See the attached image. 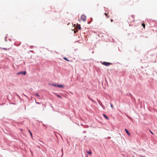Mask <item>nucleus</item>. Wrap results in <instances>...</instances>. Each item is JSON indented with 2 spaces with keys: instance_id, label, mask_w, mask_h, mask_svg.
I'll list each match as a JSON object with an SVG mask.
<instances>
[{
  "instance_id": "obj_1",
  "label": "nucleus",
  "mask_w": 157,
  "mask_h": 157,
  "mask_svg": "<svg viewBox=\"0 0 157 157\" xmlns=\"http://www.w3.org/2000/svg\"><path fill=\"white\" fill-rule=\"evenodd\" d=\"M102 64L104 65L105 66H109L110 64H111L112 63H109V62H104L102 63Z\"/></svg>"
},
{
  "instance_id": "obj_2",
  "label": "nucleus",
  "mask_w": 157,
  "mask_h": 157,
  "mask_svg": "<svg viewBox=\"0 0 157 157\" xmlns=\"http://www.w3.org/2000/svg\"><path fill=\"white\" fill-rule=\"evenodd\" d=\"M81 19L84 21H86V17L85 15H82L81 16Z\"/></svg>"
},
{
  "instance_id": "obj_3",
  "label": "nucleus",
  "mask_w": 157,
  "mask_h": 157,
  "mask_svg": "<svg viewBox=\"0 0 157 157\" xmlns=\"http://www.w3.org/2000/svg\"><path fill=\"white\" fill-rule=\"evenodd\" d=\"M26 71H21L20 72H19L17 74V75H18L20 74H22L24 75H26Z\"/></svg>"
},
{
  "instance_id": "obj_4",
  "label": "nucleus",
  "mask_w": 157,
  "mask_h": 157,
  "mask_svg": "<svg viewBox=\"0 0 157 157\" xmlns=\"http://www.w3.org/2000/svg\"><path fill=\"white\" fill-rule=\"evenodd\" d=\"M125 131L128 135H129V136L130 135V133H129V132L128 131V130L126 129H125Z\"/></svg>"
},
{
  "instance_id": "obj_5",
  "label": "nucleus",
  "mask_w": 157,
  "mask_h": 157,
  "mask_svg": "<svg viewBox=\"0 0 157 157\" xmlns=\"http://www.w3.org/2000/svg\"><path fill=\"white\" fill-rule=\"evenodd\" d=\"M103 115L107 120H109V118L105 114H103Z\"/></svg>"
},
{
  "instance_id": "obj_6",
  "label": "nucleus",
  "mask_w": 157,
  "mask_h": 157,
  "mask_svg": "<svg viewBox=\"0 0 157 157\" xmlns=\"http://www.w3.org/2000/svg\"><path fill=\"white\" fill-rule=\"evenodd\" d=\"M57 87H63V85H57Z\"/></svg>"
},
{
  "instance_id": "obj_7",
  "label": "nucleus",
  "mask_w": 157,
  "mask_h": 157,
  "mask_svg": "<svg viewBox=\"0 0 157 157\" xmlns=\"http://www.w3.org/2000/svg\"><path fill=\"white\" fill-rule=\"evenodd\" d=\"M77 28L78 29L80 30L81 29V27H80V25H78L77 26Z\"/></svg>"
},
{
  "instance_id": "obj_8",
  "label": "nucleus",
  "mask_w": 157,
  "mask_h": 157,
  "mask_svg": "<svg viewBox=\"0 0 157 157\" xmlns=\"http://www.w3.org/2000/svg\"><path fill=\"white\" fill-rule=\"evenodd\" d=\"M28 131H29V132L30 134V135H31V137H33V135H32V132H31V131H30V130H28Z\"/></svg>"
},
{
  "instance_id": "obj_9",
  "label": "nucleus",
  "mask_w": 157,
  "mask_h": 157,
  "mask_svg": "<svg viewBox=\"0 0 157 157\" xmlns=\"http://www.w3.org/2000/svg\"><path fill=\"white\" fill-rule=\"evenodd\" d=\"M56 96L58 97V98H62V97L59 95H58V94H56Z\"/></svg>"
},
{
  "instance_id": "obj_10",
  "label": "nucleus",
  "mask_w": 157,
  "mask_h": 157,
  "mask_svg": "<svg viewBox=\"0 0 157 157\" xmlns=\"http://www.w3.org/2000/svg\"><path fill=\"white\" fill-rule=\"evenodd\" d=\"M63 59H64V60H65L67 61H70V60L68 59L66 57H64L63 58Z\"/></svg>"
},
{
  "instance_id": "obj_11",
  "label": "nucleus",
  "mask_w": 157,
  "mask_h": 157,
  "mask_svg": "<svg viewBox=\"0 0 157 157\" xmlns=\"http://www.w3.org/2000/svg\"><path fill=\"white\" fill-rule=\"evenodd\" d=\"M142 25L144 28V29L145 27V24L144 23H143L142 24Z\"/></svg>"
},
{
  "instance_id": "obj_12",
  "label": "nucleus",
  "mask_w": 157,
  "mask_h": 157,
  "mask_svg": "<svg viewBox=\"0 0 157 157\" xmlns=\"http://www.w3.org/2000/svg\"><path fill=\"white\" fill-rule=\"evenodd\" d=\"M105 14L106 17H107L108 18L109 17V16H108V14L107 13H105Z\"/></svg>"
},
{
  "instance_id": "obj_13",
  "label": "nucleus",
  "mask_w": 157,
  "mask_h": 157,
  "mask_svg": "<svg viewBox=\"0 0 157 157\" xmlns=\"http://www.w3.org/2000/svg\"><path fill=\"white\" fill-rule=\"evenodd\" d=\"M52 85V86H54L55 87H57V85L56 84H53Z\"/></svg>"
},
{
  "instance_id": "obj_14",
  "label": "nucleus",
  "mask_w": 157,
  "mask_h": 157,
  "mask_svg": "<svg viewBox=\"0 0 157 157\" xmlns=\"http://www.w3.org/2000/svg\"><path fill=\"white\" fill-rule=\"evenodd\" d=\"M35 95H36V96H37V97H39V94H38V93H36V94H35Z\"/></svg>"
},
{
  "instance_id": "obj_15",
  "label": "nucleus",
  "mask_w": 157,
  "mask_h": 157,
  "mask_svg": "<svg viewBox=\"0 0 157 157\" xmlns=\"http://www.w3.org/2000/svg\"><path fill=\"white\" fill-rule=\"evenodd\" d=\"M87 153L89 154H92V152L91 151H88Z\"/></svg>"
},
{
  "instance_id": "obj_16",
  "label": "nucleus",
  "mask_w": 157,
  "mask_h": 157,
  "mask_svg": "<svg viewBox=\"0 0 157 157\" xmlns=\"http://www.w3.org/2000/svg\"><path fill=\"white\" fill-rule=\"evenodd\" d=\"M110 105H111V107L112 108H113V105H112V104H110Z\"/></svg>"
},
{
  "instance_id": "obj_17",
  "label": "nucleus",
  "mask_w": 157,
  "mask_h": 157,
  "mask_svg": "<svg viewBox=\"0 0 157 157\" xmlns=\"http://www.w3.org/2000/svg\"><path fill=\"white\" fill-rule=\"evenodd\" d=\"M140 157H144V156H143V155H140Z\"/></svg>"
},
{
  "instance_id": "obj_18",
  "label": "nucleus",
  "mask_w": 157,
  "mask_h": 157,
  "mask_svg": "<svg viewBox=\"0 0 157 157\" xmlns=\"http://www.w3.org/2000/svg\"><path fill=\"white\" fill-rule=\"evenodd\" d=\"M150 132L152 134H153V133L152 132H151L150 130Z\"/></svg>"
},
{
  "instance_id": "obj_19",
  "label": "nucleus",
  "mask_w": 157,
  "mask_h": 157,
  "mask_svg": "<svg viewBox=\"0 0 157 157\" xmlns=\"http://www.w3.org/2000/svg\"><path fill=\"white\" fill-rule=\"evenodd\" d=\"M111 22H112L113 21V20L112 19H111Z\"/></svg>"
},
{
  "instance_id": "obj_20",
  "label": "nucleus",
  "mask_w": 157,
  "mask_h": 157,
  "mask_svg": "<svg viewBox=\"0 0 157 157\" xmlns=\"http://www.w3.org/2000/svg\"><path fill=\"white\" fill-rule=\"evenodd\" d=\"M36 103L37 104H39V103H38V102H36Z\"/></svg>"
},
{
  "instance_id": "obj_21",
  "label": "nucleus",
  "mask_w": 157,
  "mask_h": 157,
  "mask_svg": "<svg viewBox=\"0 0 157 157\" xmlns=\"http://www.w3.org/2000/svg\"><path fill=\"white\" fill-rule=\"evenodd\" d=\"M20 130H21V131H22V129H20Z\"/></svg>"
},
{
  "instance_id": "obj_22",
  "label": "nucleus",
  "mask_w": 157,
  "mask_h": 157,
  "mask_svg": "<svg viewBox=\"0 0 157 157\" xmlns=\"http://www.w3.org/2000/svg\"><path fill=\"white\" fill-rule=\"evenodd\" d=\"M4 49H5V50H7V49H6V48H4Z\"/></svg>"
},
{
  "instance_id": "obj_23",
  "label": "nucleus",
  "mask_w": 157,
  "mask_h": 157,
  "mask_svg": "<svg viewBox=\"0 0 157 157\" xmlns=\"http://www.w3.org/2000/svg\"><path fill=\"white\" fill-rule=\"evenodd\" d=\"M86 157H88V156H87V155Z\"/></svg>"
}]
</instances>
